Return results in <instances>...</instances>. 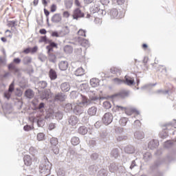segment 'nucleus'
Instances as JSON below:
<instances>
[{
    "mask_svg": "<svg viewBox=\"0 0 176 176\" xmlns=\"http://www.w3.org/2000/svg\"><path fill=\"white\" fill-rule=\"evenodd\" d=\"M63 108H64L65 112H67V113L72 112V111H74V107L72 106V104H71V103L66 104L63 107Z\"/></svg>",
    "mask_w": 176,
    "mask_h": 176,
    "instance_id": "nucleus-28",
    "label": "nucleus"
},
{
    "mask_svg": "<svg viewBox=\"0 0 176 176\" xmlns=\"http://www.w3.org/2000/svg\"><path fill=\"white\" fill-rule=\"evenodd\" d=\"M20 63H21V59H20V58H14L13 63H11L8 65V69L10 71H12L14 75H16V74H19V72H20V69L16 67L15 64H20Z\"/></svg>",
    "mask_w": 176,
    "mask_h": 176,
    "instance_id": "nucleus-4",
    "label": "nucleus"
},
{
    "mask_svg": "<svg viewBox=\"0 0 176 176\" xmlns=\"http://www.w3.org/2000/svg\"><path fill=\"white\" fill-rule=\"evenodd\" d=\"M37 140H38V141H44V140H45V133H38L37 134Z\"/></svg>",
    "mask_w": 176,
    "mask_h": 176,
    "instance_id": "nucleus-48",
    "label": "nucleus"
},
{
    "mask_svg": "<svg viewBox=\"0 0 176 176\" xmlns=\"http://www.w3.org/2000/svg\"><path fill=\"white\" fill-rule=\"evenodd\" d=\"M124 152L125 153H128L129 155H131L135 152V148L134 146L131 145H128L124 148Z\"/></svg>",
    "mask_w": 176,
    "mask_h": 176,
    "instance_id": "nucleus-22",
    "label": "nucleus"
},
{
    "mask_svg": "<svg viewBox=\"0 0 176 176\" xmlns=\"http://www.w3.org/2000/svg\"><path fill=\"white\" fill-rule=\"evenodd\" d=\"M119 94L121 96V97H127V96H129V91H122Z\"/></svg>",
    "mask_w": 176,
    "mask_h": 176,
    "instance_id": "nucleus-63",
    "label": "nucleus"
},
{
    "mask_svg": "<svg viewBox=\"0 0 176 176\" xmlns=\"http://www.w3.org/2000/svg\"><path fill=\"white\" fill-rule=\"evenodd\" d=\"M103 107L104 109H110V108H112V104L109 101H104L103 102Z\"/></svg>",
    "mask_w": 176,
    "mask_h": 176,
    "instance_id": "nucleus-45",
    "label": "nucleus"
},
{
    "mask_svg": "<svg viewBox=\"0 0 176 176\" xmlns=\"http://www.w3.org/2000/svg\"><path fill=\"white\" fill-rule=\"evenodd\" d=\"M109 16L111 19H120V16H119V11H118V9L113 8L109 12Z\"/></svg>",
    "mask_w": 176,
    "mask_h": 176,
    "instance_id": "nucleus-14",
    "label": "nucleus"
},
{
    "mask_svg": "<svg viewBox=\"0 0 176 176\" xmlns=\"http://www.w3.org/2000/svg\"><path fill=\"white\" fill-rule=\"evenodd\" d=\"M49 60L51 63H56V60H57V56H56V55H54V54H49Z\"/></svg>",
    "mask_w": 176,
    "mask_h": 176,
    "instance_id": "nucleus-41",
    "label": "nucleus"
},
{
    "mask_svg": "<svg viewBox=\"0 0 176 176\" xmlns=\"http://www.w3.org/2000/svg\"><path fill=\"white\" fill-rule=\"evenodd\" d=\"M54 115L56 119H57L58 120H61V119H63V112L61 111H57Z\"/></svg>",
    "mask_w": 176,
    "mask_h": 176,
    "instance_id": "nucleus-44",
    "label": "nucleus"
},
{
    "mask_svg": "<svg viewBox=\"0 0 176 176\" xmlns=\"http://www.w3.org/2000/svg\"><path fill=\"white\" fill-rule=\"evenodd\" d=\"M78 97L80 98L81 101L74 105L73 112L75 115H82L85 112V108L90 104V100L82 94H78Z\"/></svg>",
    "mask_w": 176,
    "mask_h": 176,
    "instance_id": "nucleus-1",
    "label": "nucleus"
},
{
    "mask_svg": "<svg viewBox=\"0 0 176 176\" xmlns=\"http://www.w3.org/2000/svg\"><path fill=\"white\" fill-rule=\"evenodd\" d=\"M89 129L85 126H81L78 129V133L80 134L81 135H86Z\"/></svg>",
    "mask_w": 176,
    "mask_h": 176,
    "instance_id": "nucleus-21",
    "label": "nucleus"
},
{
    "mask_svg": "<svg viewBox=\"0 0 176 176\" xmlns=\"http://www.w3.org/2000/svg\"><path fill=\"white\" fill-rule=\"evenodd\" d=\"M76 76H82L85 75V69L82 67H78L74 72Z\"/></svg>",
    "mask_w": 176,
    "mask_h": 176,
    "instance_id": "nucleus-30",
    "label": "nucleus"
},
{
    "mask_svg": "<svg viewBox=\"0 0 176 176\" xmlns=\"http://www.w3.org/2000/svg\"><path fill=\"white\" fill-rule=\"evenodd\" d=\"M58 176H65V171L61 169H58L57 171Z\"/></svg>",
    "mask_w": 176,
    "mask_h": 176,
    "instance_id": "nucleus-61",
    "label": "nucleus"
},
{
    "mask_svg": "<svg viewBox=\"0 0 176 176\" xmlns=\"http://www.w3.org/2000/svg\"><path fill=\"white\" fill-rule=\"evenodd\" d=\"M124 83L125 85H127V86H133V85H135V81L134 80V78L130 77L129 76H125Z\"/></svg>",
    "mask_w": 176,
    "mask_h": 176,
    "instance_id": "nucleus-12",
    "label": "nucleus"
},
{
    "mask_svg": "<svg viewBox=\"0 0 176 176\" xmlns=\"http://www.w3.org/2000/svg\"><path fill=\"white\" fill-rule=\"evenodd\" d=\"M37 86L39 89H46L47 87V82L45 80H41L37 82Z\"/></svg>",
    "mask_w": 176,
    "mask_h": 176,
    "instance_id": "nucleus-34",
    "label": "nucleus"
},
{
    "mask_svg": "<svg viewBox=\"0 0 176 176\" xmlns=\"http://www.w3.org/2000/svg\"><path fill=\"white\" fill-rule=\"evenodd\" d=\"M60 87L63 93H67V91H69V90H71V85L68 82H62Z\"/></svg>",
    "mask_w": 176,
    "mask_h": 176,
    "instance_id": "nucleus-9",
    "label": "nucleus"
},
{
    "mask_svg": "<svg viewBox=\"0 0 176 176\" xmlns=\"http://www.w3.org/2000/svg\"><path fill=\"white\" fill-rule=\"evenodd\" d=\"M170 126H172L173 127H174V129H176V120H174V123L172 122H169L168 124H166L164 125V127H166L165 129H164V130H168V127H170Z\"/></svg>",
    "mask_w": 176,
    "mask_h": 176,
    "instance_id": "nucleus-42",
    "label": "nucleus"
},
{
    "mask_svg": "<svg viewBox=\"0 0 176 176\" xmlns=\"http://www.w3.org/2000/svg\"><path fill=\"white\" fill-rule=\"evenodd\" d=\"M24 95L26 98L31 100L35 96V92L31 89H28L25 91Z\"/></svg>",
    "mask_w": 176,
    "mask_h": 176,
    "instance_id": "nucleus-16",
    "label": "nucleus"
},
{
    "mask_svg": "<svg viewBox=\"0 0 176 176\" xmlns=\"http://www.w3.org/2000/svg\"><path fill=\"white\" fill-rule=\"evenodd\" d=\"M144 162H150L152 160V154L151 153H146L143 155Z\"/></svg>",
    "mask_w": 176,
    "mask_h": 176,
    "instance_id": "nucleus-37",
    "label": "nucleus"
},
{
    "mask_svg": "<svg viewBox=\"0 0 176 176\" xmlns=\"http://www.w3.org/2000/svg\"><path fill=\"white\" fill-rule=\"evenodd\" d=\"M64 52L67 53V54H71L72 52H74V49L72 48V46L71 45H65L64 47Z\"/></svg>",
    "mask_w": 176,
    "mask_h": 176,
    "instance_id": "nucleus-38",
    "label": "nucleus"
},
{
    "mask_svg": "<svg viewBox=\"0 0 176 176\" xmlns=\"http://www.w3.org/2000/svg\"><path fill=\"white\" fill-rule=\"evenodd\" d=\"M54 100L63 102L65 100H67V95L63 92H59L55 95Z\"/></svg>",
    "mask_w": 176,
    "mask_h": 176,
    "instance_id": "nucleus-10",
    "label": "nucleus"
},
{
    "mask_svg": "<svg viewBox=\"0 0 176 176\" xmlns=\"http://www.w3.org/2000/svg\"><path fill=\"white\" fill-rule=\"evenodd\" d=\"M159 146V142L157 140H151L148 142V147L149 149H151V151H153V149H156Z\"/></svg>",
    "mask_w": 176,
    "mask_h": 176,
    "instance_id": "nucleus-17",
    "label": "nucleus"
},
{
    "mask_svg": "<svg viewBox=\"0 0 176 176\" xmlns=\"http://www.w3.org/2000/svg\"><path fill=\"white\" fill-rule=\"evenodd\" d=\"M113 120V115L109 112L105 113L102 118V122L104 123V124H105V126L111 124Z\"/></svg>",
    "mask_w": 176,
    "mask_h": 176,
    "instance_id": "nucleus-5",
    "label": "nucleus"
},
{
    "mask_svg": "<svg viewBox=\"0 0 176 176\" xmlns=\"http://www.w3.org/2000/svg\"><path fill=\"white\" fill-rule=\"evenodd\" d=\"M111 155L114 159H118L119 157V150L118 148H114L111 151Z\"/></svg>",
    "mask_w": 176,
    "mask_h": 176,
    "instance_id": "nucleus-39",
    "label": "nucleus"
},
{
    "mask_svg": "<svg viewBox=\"0 0 176 176\" xmlns=\"http://www.w3.org/2000/svg\"><path fill=\"white\" fill-rule=\"evenodd\" d=\"M49 41H50V40L47 39V37L46 36H41V37L40 38L38 42H39L40 43H42V42H45V43H46V42H48V43H49Z\"/></svg>",
    "mask_w": 176,
    "mask_h": 176,
    "instance_id": "nucleus-55",
    "label": "nucleus"
},
{
    "mask_svg": "<svg viewBox=\"0 0 176 176\" xmlns=\"http://www.w3.org/2000/svg\"><path fill=\"white\" fill-rule=\"evenodd\" d=\"M48 75L50 80H56V79H57V72H56V70H54V69H50Z\"/></svg>",
    "mask_w": 176,
    "mask_h": 176,
    "instance_id": "nucleus-15",
    "label": "nucleus"
},
{
    "mask_svg": "<svg viewBox=\"0 0 176 176\" xmlns=\"http://www.w3.org/2000/svg\"><path fill=\"white\" fill-rule=\"evenodd\" d=\"M160 164H162V161L160 160H157L153 164L150 166V173L152 174L153 173L157 171V168H159Z\"/></svg>",
    "mask_w": 176,
    "mask_h": 176,
    "instance_id": "nucleus-8",
    "label": "nucleus"
},
{
    "mask_svg": "<svg viewBox=\"0 0 176 176\" xmlns=\"http://www.w3.org/2000/svg\"><path fill=\"white\" fill-rule=\"evenodd\" d=\"M14 91V81H12L10 85L8 90L4 92V97L7 98V100H10V97H12V94Z\"/></svg>",
    "mask_w": 176,
    "mask_h": 176,
    "instance_id": "nucleus-7",
    "label": "nucleus"
},
{
    "mask_svg": "<svg viewBox=\"0 0 176 176\" xmlns=\"http://www.w3.org/2000/svg\"><path fill=\"white\" fill-rule=\"evenodd\" d=\"M134 137L136 140H142L145 137V135L144 134V132L136 131L134 133Z\"/></svg>",
    "mask_w": 176,
    "mask_h": 176,
    "instance_id": "nucleus-29",
    "label": "nucleus"
},
{
    "mask_svg": "<svg viewBox=\"0 0 176 176\" xmlns=\"http://www.w3.org/2000/svg\"><path fill=\"white\" fill-rule=\"evenodd\" d=\"M62 20L61 14H54L51 19L52 22L55 24H61Z\"/></svg>",
    "mask_w": 176,
    "mask_h": 176,
    "instance_id": "nucleus-11",
    "label": "nucleus"
},
{
    "mask_svg": "<svg viewBox=\"0 0 176 176\" xmlns=\"http://www.w3.org/2000/svg\"><path fill=\"white\" fill-rule=\"evenodd\" d=\"M48 43H50L48 46H50L52 49H54V47L57 48V46H58V45L56 43H54V42H53L52 41H49Z\"/></svg>",
    "mask_w": 176,
    "mask_h": 176,
    "instance_id": "nucleus-54",
    "label": "nucleus"
},
{
    "mask_svg": "<svg viewBox=\"0 0 176 176\" xmlns=\"http://www.w3.org/2000/svg\"><path fill=\"white\" fill-rule=\"evenodd\" d=\"M81 90H88L89 89V85L86 83H82L80 85Z\"/></svg>",
    "mask_w": 176,
    "mask_h": 176,
    "instance_id": "nucleus-58",
    "label": "nucleus"
},
{
    "mask_svg": "<svg viewBox=\"0 0 176 176\" xmlns=\"http://www.w3.org/2000/svg\"><path fill=\"white\" fill-rule=\"evenodd\" d=\"M113 80L114 81V83H116V85H122V83H124V80H121L118 78H114Z\"/></svg>",
    "mask_w": 176,
    "mask_h": 176,
    "instance_id": "nucleus-53",
    "label": "nucleus"
},
{
    "mask_svg": "<svg viewBox=\"0 0 176 176\" xmlns=\"http://www.w3.org/2000/svg\"><path fill=\"white\" fill-rule=\"evenodd\" d=\"M58 67L60 71H67L68 69V62L67 60H62L58 64Z\"/></svg>",
    "mask_w": 176,
    "mask_h": 176,
    "instance_id": "nucleus-18",
    "label": "nucleus"
},
{
    "mask_svg": "<svg viewBox=\"0 0 176 176\" xmlns=\"http://www.w3.org/2000/svg\"><path fill=\"white\" fill-rule=\"evenodd\" d=\"M113 112H116V111H122V112H125L126 115H131V113H136V115H140V111L134 108H131L129 109L126 107L117 105L116 107L113 108Z\"/></svg>",
    "mask_w": 176,
    "mask_h": 176,
    "instance_id": "nucleus-3",
    "label": "nucleus"
},
{
    "mask_svg": "<svg viewBox=\"0 0 176 176\" xmlns=\"http://www.w3.org/2000/svg\"><path fill=\"white\" fill-rule=\"evenodd\" d=\"M46 49L47 50V54H52L53 53V48L50 47V45H47Z\"/></svg>",
    "mask_w": 176,
    "mask_h": 176,
    "instance_id": "nucleus-62",
    "label": "nucleus"
},
{
    "mask_svg": "<svg viewBox=\"0 0 176 176\" xmlns=\"http://www.w3.org/2000/svg\"><path fill=\"white\" fill-rule=\"evenodd\" d=\"M97 166L96 165H91L88 168V171L91 175H94L95 173H97Z\"/></svg>",
    "mask_w": 176,
    "mask_h": 176,
    "instance_id": "nucleus-32",
    "label": "nucleus"
},
{
    "mask_svg": "<svg viewBox=\"0 0 176 176\" xmlns=\"http://www.w3.org/2000/svg\"><path fill=\"white\" fill-rule=\"evenodd\" d=\"M90 100L92 101V102H94L96 104V102H98V101H100V97H98V96H91L90 97Z\"/></svg>",
    "mask_w": 176,
    "mask_h": 176,
    "instance_id": "nucleus-51",
    "label": "nucleus"
},
{
    "mask_svg": "<svg viewBox=\"0 0 176 176\" xmlns=\"http://www.w3.org/2000/svg\"><path fill=\"white\" fill-rule=\"evenodd\" d=\"M71 142H72V145H74V146L79 145V144L80 143V140L79 139V138L74 136L72 138Z\"/></svg>",
    "mask_w": 176,
    "mask_h": 176,
    "instance_id": "nucleus-36",
    "label": "nucleus"
},
{
    "mask_svg": "<svg viewBox=\"0 0 176 176\" xmlns=\"http://www.w3.org/2000/svg\"><path fill=\"white\" fill-rule=\"evenodd\" d=\"M107 135H108V133L107 132V130H102L101 132H100V138H107Z\"/></svg>",
    "mask_w": 176,
    "mask_h": 176,
    "instance_id": "nucleus-52",
    "label": "nucleus"
},
{
    "mask_svg": "<svg viewBox=\"0 0 176 176\" xmlns=\"http://www.w3.org/2000/svg\"><path fill=\"white\" fill-rule=\"evenodd\" d=\"M72 17L74 20H79V19L85 17V13L80 10V8H76L73 11Z\"/></svg>",
    "mask_w": 176,
    "mask_h": 176,
    "instance_id": "nucleus-6",
    "label": "nucleus"
},
{
    "mask_svg": "<svg viewBox=\"0 0 176 176\" xmlns=\"http://www.w3.org/2000/svg\"><path fill=\"white\" fill-rule=\"evenodd\" d=\"M52 151L55 155H58V153L60 152V149L58 148V146H53Z\"/></svg>",
    "mask_w": 176,
    "mask_h": 176,
    "instance_id": "nucleus-56",
    "label": "nucleus"
},
{
    "mask_svg": "<svg viewBox=\"0 0 176 176\" xmlns=\"http://www.w3.org/2000/svg\"><path fill=\"white\" fill-rule=\"evenodd\" d=\"M82 123L84 124H87L89 123V117L88 116H84L81 120Z\"/></svg>",
    "mask_w": 176,
    "mask_h": 176,
    "instance_id": "nucleus-60",
    "label": "nucleus"
},
{
    "mask_svg": "<svg viewBox=\"0 0 176 176\" xmlns=\"http://www.w3.org/2000/svg\"><path fill=\"white\" fill-rule=\"evenodd\" d=\"M90 85L92 87H97L98 86H100V80L96 78H91Z\"/></svg>",
    "mask_w": 176,
    "mask_h": 176,
    "instance_id": "nucleus-26",
    "label": "nucleus"
},
{
    "mask_svg": "<svg viewBox=\"0 0 176 176\" xmlns=\"http://www.w3.org/2000/svg\"><path fill=\"white\" fill-rule=\"evenodd\" d=\"M91 159L92 160H97L98 159V154L97 153H93L91 155Z\"/></svg>",
    "mask_w": 176,
    "mask_h": 176,
    "instance_id": "nucleus-64",
    "label": "nucleus"
},
{
    "mask_svg": "<svg viewBox=\"0 0 176 176\" xmlns=\"http://www.w3.org/2000/svg\"><path fill=\"white\" fill-rule=\"evenodd\" d=\"M73 4L74 2L72 1V0H66L65 2L66 9H71V8H72Z\"/></svg>",
    "mask_w": 176,
    "mask_h": 176,
    "instance_id": "nucleus-43",
    "label": "nucleus"
},
{
    "mask_svg": "<svg viewBox=\"0 0 176 176\" xmlns=\"http://www.w3.org/2000/svg\"><path fill=\"white\" fill-rule=\"evenodd\" d=\"M87 112L89 116H96V115L97 114V107H91L88 109Z\"/></svg>",
    "mask_w": 176,
    "mask_h": 176,
    "instance_id": "nucleus-27",
    "label": "nucleus"
},
{
    "mask_svg": "<svg viewBox=\"0 0 176 176\" xmlns=\"http://www.w3.org/2000/svg\"><path fill=\"white\" fill-rule=\"evenodd\" d=\"M105 14H107V11L99 8V10H98V12L94 13V18L100 19V17L105 16Z\"/></svg>",
    "mask_w": 176,
    "mask_h": 176,
    "instance_id": "nucleus-19",
    "label": "nucleus"
},
{
    "mask_svg": "<svg viewBox=\"0 0 176 176\" xmlns=\"http://www.w3.org/2000/svg\"><path fill=\"white\" fill-rule=\"evenodd\" d=\"M120 126H124L127 124V118H123L119 120Z\"/></svg>",
    "mask_w": 176,
    "mask_h": 176,
    "instance_id": "nucleus-47",
    "label": "nucleus"
},
{
    "mask_svg": "<svg viewBox=\"0 0 176 176\" xmlns=\"http://www.w3.org/2000/svg\"><path fill=\"white\" fill-rule=\"evenodd\" d=\"M78 122H79V119L75 116H71L68 119V123L70 126H76L78 124Z\"/></svg>",
    "mask_w": 176,
    "mask_h": 176,
    "instance_id": "nucleus-13",
    "label": "nucleus"
},
{
    "mask_svg": "<svg viewBox=\"0 0 176 176\" xmlns=\"http://www.w3.org/2000/svg\"><path fill=\"white\" fill-rule=\"evenodd\" d=\"M52 170V163L49 162L47 157L43 156V161L39 166V171L41 174L44 176L50 175V170Z\"/></svg>",
    "mask_w": 176,
    "mask_h": 176,
    "instance_id": "nucleus-2",
    "label": "nucleus"
},
{
    "mask_svg": "<svg viewBox=\"0 0 176 176\" xmlns=\"http://www.w3.org/2000/svg\"><path fill=\"white\" fill-rule=\"evenodd\" d=\"M78 42H80V44L81 46H83V47H89V46H90L89 41L85 38H78Z\"/></svg>",
    "mask_w": 176,
    "mask_h": 176,
    "instance_id": "nucleus-24",
    "label": "nucleus"
},
{
    "mask_svg": "<svg viewBox=\"0 0 176 176\" xmlns=\"http://www.w3.org/2000/svg\"><path fill=\"white\" fill-rule=\"evenodd\" d=\"M50 96V89H45L42 92L41 95V98L42 100H49Z\"/></svg>",
    "mask_w": 176,
    "mask_h": 176,
    "instance_id": "nucleus-20",
    "label": "nucleus"
},
{
    "mask_svg": "<svg viewBox=\"0 0 176 176\" xmlns=\"http://www.w3.org/2000/svg\"><path fill=\"white\" fill-rule=\"evenodd\" d=\"M99 9H100L99 8L96 7V6L92 7L90 9L91 16H93L94 17V13H97V12L98 11Z\"/></svg>",
    "mask_w": 176,
    "mask_h": 176,
    "instance_id": "nucleus-50",
    "label": "nucleus"
},
{
    "mask_svg": "<svg viewBox=\"0 0 176 176\" xmlns=\"http://www.w3.org/2000/svg\"><path fill=\"white\" fill-rule=\"evenodd\" d=\"M110 72L111 74H113V75L120 76V74H122V70L118 67H111L110 69Z\"/></svg>",
    "mask_w": 176,
    "mask_h": 176,
    "instance_id": "nucleus-25",
    "label": "nucleus"
},
{
    "mask_svg": "<svg viewBox=\"0 0 176 176\" xmlns=\"http://www.w3.org/2000/svg\"><path fill=\"white\" fill-rule=\"evenodd\" d=\"M50 142L52 146H57V145H58V140L56 138H52L50 140Z\"/></svg>",
    "mask_w": 176,
    "mask_h": 176,
    "instance_id": "nucleus-46",
    "label": "nucleus"
},
{
    "mask_svg": "<svg viewBox=\"0 0 176 176\" xmlns=\"http://www.w3.org/2000/svg\"><path fill=\"white\" fill-rule=\"evenodd\" d=\"M109 170L110 173H115L117 170H119V166L118 165V164L112 162L109 166Z\"/></svg>",
    "mask_w": 176,
    "mask_h": 176,
    "instance_id": "nucleus-23",
    "label": "nucleus"
},
{
    "mask_svg": "<svg viewBox=\"0 0 176 176\" xmlns=\"http://www.w3.org/2000/svg\"><path fill=\"white\" fill-rule=\"evenodd\" d=\"M32 61V58H31L30 56H25L22 60V63L23 65H28V64H31Z\"/></svg>",
    "mask_w": 176,
    "mask_h": 176,
    "instance_id": "nucleus-31",
    "label": "nucleus"
},
{
    "mask_svg": "<svg viewBox=\"0 0 176 176\" xmlns=\"http://www.w3.org/2000/svg\"><path fill=\"white\" fill-rule=\"evenodd\" d=\"M23 162L25 166H31L32 163L31 161V157L30 155H25L23 157Z\"/></svg>",
    "mask_w": 176,
    "mask_h": 176,
    "instance_id": "nucleus-33",
    "label": "nucleus"
},
{
    "mask_svg": "<svg viewBox=\"0 0 176 176\" xmlns=\"http://www.w3.org/2000/svg\"><path fill=\"white\" fill-rule=\"evenodd\" d=\"M98 176H108V170L105 168L100 169L98 173Z\"/></svg>",
    "mask_w": 176,
    "mask_h": 176,
    "instance_id": "nucleus-40",
    "label": "nucleus"
},
{
    "mask_svg": "<svg viewBox=\"0 0 176 176\" xmlns=\"http://www.w3.org/2000/svg\"><path fill=\"white\" fill-rule=\"evenodd\" d=\"M78 35L80 36H85L86 37V30L80 29L78 32Z\"/></svg>",
    "mask_w": 176,
    "mask_h": 176,
    "instance_id": "nucleus-57",
    "label": "nucleus"
},
{
    "mask_svg": "<svg viewBox=\"0 0 176 176\" xmlns=\"http://www.w3.org/2000/svg\"><path fill=\"white\" fill-rule=\"evenodd\" d=\"M76 54L80 58L81 57H83L82 55V48H76L75 50Z\"/></svg>",
    "mask_w": 176,
    "mask_h": 176,
    "instance_id": "nucleus-49",
    "label": "nucleus"
},
{
    "mask_svg": "<svg viewBox=\"0 0 176 176\" xmlns=\"http://www.w3.org/2000/svg\"><path fill=\"white\" fill-rule=\"evenodd\" d=\"M18 21L16 19L14 21H8L7 25L10 28H14V27H16Z\"/></svg>",
    "mask_w": 176,
    "mask_h": 176,
    "instance_id": "nucleus-35",
    "label": "nucleus"
},
{
    "mask_svg": "<svg viewBox=\"0 0 176 176\" xmlns=\"http://www.w3.org/2000/svg\"><path fill=\"white\" fill-rule=\"evenodd\" d=\"M133 126L136 128L138 129V127H141V122L138 120H136L134 123Z\"/></svg>",
    "mask_w": 176,
    "mask_h": 176,
    "instance_id": "nucleus-59",
    "label": "nucleus"
}]
</instances>
